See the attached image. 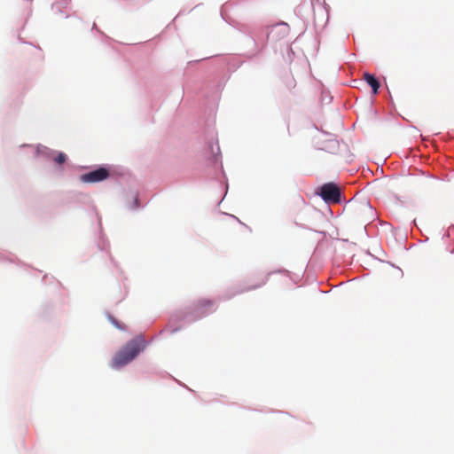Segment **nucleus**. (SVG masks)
Returning <instances> with one entry per match:
<instances>
[{
	"label": "nucleus",
	"mask_w": 454,
	"mask_h": 454,
	"mask_svg": "<svg viewBox=\"0 0 454 454\" xmlns=\"http://www.w3.org/2000/svg\"><path fill=\"white\" fill-rule=\"evenodd\" d=\"M146 342L142 336H137L129 340L120 351H118L112 362V366L119 368L130 363L141 351L145 349Z\"/></svg>",
	"instance_id": "nucleus-1"
},
{
	"label": "nucleus",
	"mask_w": 454,
	"mask_h": 454,
	"mask_svg": "<svg viewBox=\"0 0 454 454\" xmlns=\"http://www.w3.org/2000/svg\"><path fill=\"white\" fill-rule=\"evenodd\" d=\"M320 196L325 202L337 203L340 200V190L333 183H327L321 186Z\"/></svg>",
	"instance_id": "nucleus-2"
},
{
	"label": "nucleus",
	"mask_w": 454,
	"mask_h": 454,
	"mask_svg": "<svg viewBox=\"0 0 454 454\" xmlns=\"http://www.w3.org/2000/svg\"><path fill=\"white\" fill-rule=\"evenodd\" d=\"M109 176V170L101 167L96 170L81 176L80 179L83 183H98L106 180Z\"/></svg>",
	"instance_id": "nucleus-3"
},
{
	"label": "nucleus",
	"mask_w": 454,
	"mask_h": 454,
	"mask_svg": "<svg viewBox=\"0 0 454 454\" xmlns=\"http://www.w3.org/2000/svg\"><path fill=\"white\" fill-rule=\"evenodd\" d=\"M364 80L367 82L369 86L372 87L373 94H377L380 84V82L376 79V77L369 73H364Z\"/></svg>",
	"instance_id": "nucleus-4"
},
{
	"label": "nucleus",
	"mask_w": 454,
	"mask_h": 454,
	"mask_svg": "<svg viewBox=\"0 0 454 454\" xmlns=\"http://www.w3.org/2000/svg\"><path fill=\"white\" fill-rule=\"evenodd\" d=\"M214 305V302L210 300H207V299H202V300H200L197 303V307L198 309H202V308H205V307H212Z\"/></svg>",
	"instance_id": "nucleus-5"
},
{
	"label": "nucleus",
	"mask_w": 454,
	"mask_h": 454,
	"mask_svg": "<svg viewBox=\"0 0 454 454\" xmlns=\"http://www.w3.org/2000/svg\"><path fill=\"white\" fill-rule=\"evenodd\" d=\"M67 160V156L65 153H58V155L55 157L54 160L59 163V164H62L66 161Z\"/></svg>",
	"instance_id": "nucleus-6"
},
{
	"label": "nucleus",
	"mask_w": 454,
	"mask_h": 454,
	"mask_svg": "<svg viewBox=\"0 0 454 454\" xmlns=\"http://www.w3.org/2000/svg\"><path fill=\"white\" fill-rule=\"evenodd\" d=\"M263 284H264V282H262V283H260V284H258V285L254 286V288L260 287V286H262Z\"/></svg>",
	"instance_id": "nucleus-7"
}]
</instances>
